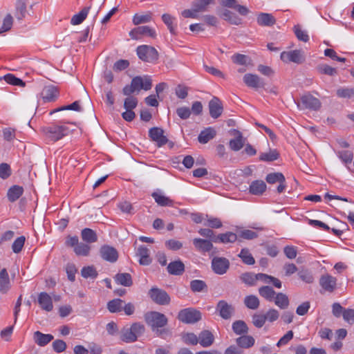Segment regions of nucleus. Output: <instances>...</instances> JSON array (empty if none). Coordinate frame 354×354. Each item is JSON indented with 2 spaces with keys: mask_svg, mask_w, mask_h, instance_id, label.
I'll return each mask as SVG.
<instances>
[{
  "mask_svg": "<svg viewBox=\"0 0 354 354\" xmlns=\"http://www.w3.org/2000/svg\"><path fill=\"white\" fill-rule=\"evenodd\" d=\"M145 321L147 324L151 328L152 331L155 332L158 336L163 337L164 335H168V329H160L167 324L168 319L166 316L156 311H151L145 314Z\"/></svg>",
  "mask_w": 354,
  "mask_h": 354,
  "instance_id": "f257e3e1",
  "label": "nucleus"
},
{
  "mask_svg": "<svg viewBox=\"0 0 354 354\" xmlns=\"http://www.w3.org/2000/svg\"><path fill=\"white\" fill-rule=\"evenodd\" d=\"M145 331V326L139 322L133 323L130 327H124L120 332V339L126 343L136 342Z\"/></svg>",
  "mask_w": 354,
  "mask_h": 354,
  "instance_id": "f03ea898",
  "label": "nucleus"
},
{
  "mask_svg": "<svg viewBox=\"0 0 354 354\" xmlns=\"http://www.w3.org/2000/svg\"><path fill=\"white\" fill-rule=\"evenodd\" d=\"M102 5L103 3H102L101 1H97V0H92L90 6L84 8L80 12L73 16L71 20V24L79 25L82 23L83 21L86 18L89 10L91 8L94 9V17L95 18L99 13Z\"/></svg>",
  "mask_w": 354,
  "mask_h": 354,
  "instance_id": "7ed1b4c3",
  "label": "nucleus"
},
{
  "mask_svg": "<svg viewBox=\"0 0 354 354\" xmlns=\"http://www.w3.org/2000/svg\"><path fill=\"white\" fill-rule=\"evenodd\" d=\"M136 53L138 57L143 62L154 63L159 57L157 50L151 46L141 45L138 46Z\"/></svg>",
  "mask_w": 354,
  "mask_h": 354,
  "instance_id": "20e7f679",
  "label": "nucleus"
},
{
  "mask_svg": "<svg viewBox=\"0 0 354 354\" xmlns=\"http://www.w3.org/2000/svg\"><path fill=\"white\" fill-rule=\"evenodd\" d=\"M44 133L52 141H57L68 134L71 131L65 125H53L43 129Z\"/></svg>",
  "mask_w": 354,
  "mask_h": 354,
  "instance_id": "39448f33",
  "label": "nucleus"
},
{
  "mask_svg": "<svg viewBox=\"0 0 354 354\" xmlns=\"http://www.w3.org/2000/svg\"><path fill=\"white\" fill-rule=\"evenodd\" d=\"M178 319L183 323L194 324L201 319V313L194 308H188L178 313Z\"/></svg>",
  "mask_w": 354,
  "mask_h": 354,
  "instance_id": "423d86ee",
  "label": "nucleus"
},
{
  "mask_svg": "<svg viewBox=\"0 0 354 354\" xmlns=\"http://www.w3.org/2000/svg\"><path fill=\"white\" fill-rule=\"evenodd\" d=\"M299 109H310L317 111L321 107L319 99L308 93L301 97V102L297 103Z\"/></svg>",
  "mask_w": 354,
  "mask_h": 354,
  "instance_id": "0eeeda50",
  "label": "nucleus"
},
{
  "mask_svg": "<svg viewBox=\"0 0 354 354\" xmlns=\"http://www.w3.org/2000/svg\"><path fill=\"white\" fill-rule=\"evenodd\" d=\"M280 57L286 63L293 62L299 64L305 61L304 53L301 50L283 51L281 53Z\"/></svg>",
  "mask_w": 354,
  "mask_h": 354,
  "instance_id": "6e6552de",
  "label": "nucleus"
},
{
  "mask_svg": "<svg viewBox=\"0 0 354 354\" xmlns=\"http://www.w3.org/2000/svg\"><path fill=\"white\" fill-rule=\"evenodd\" d=\"M149 295L151 299L159 305H167L170 302V297L167 292L158 288H152Z\"/></svg>",
  "mask_w": 354,
  "mask_h": 354,
  "instance_id": "1a4fd4ad",
  "label": "nucleus"
},
{
  "mask_svg": "<svg viewBox=\"0 0 354 354\" xmlns=\"http://www.w3.org/2000/svg\"><path fill=\"white\" fill-rule=\"evenodd\" d=\"M230 267V261L225 257H214L212 260V268L217 274L226 273Z\"/></svg>",
  "mask_w": 354,
  "mask_h": 354,
  "instance_id": "9d476101",
  "label": "nucleus"
},
{
  "mask_svg": "<svg viewBox=\"0 0 354 354\" xmlns=\"http://www.w3.org/2000/svg\"><path fill=\"white\" fill-rule=\"evenodd\" d=\"M216 310L223 319H229L234 315L235 309L232 304H228L226 301L220 300L216 306Z\"/></svg>",
  "mask_w": 354,
  "mask_h": 354,
  "instance_id": "9b49d317",
  "label": "nucleus"
},
{
  "mask_svg": "<svg viewBox=\"0 0 354 354\" xmlns=\"http://www.w3.org/2000/svg\"><path fill=\"white\" fill-rule=\"evenodd\" d=\"M130 37L133 39H140L141 36H148L151 38L156 37V31L147 26H139L133 28L129 32Z\"/></svg>",
  "mask_w": 354,
  "mask_h": 354,
  "instance_id": "f8f14e48",
  "label": "nucleus"
},
{
  "mask_svg": "<svg viewBox=\"0 0 354 354\" xmlns=\"http://www.w3.org/2000/svg\"><path fill=\"white\" fill-rule=\"evenodd\" d=\"M319 283L325 292H333L337 288V279L328 274L322 275Z\"/></svg>",
  "mask_w": 354,
  "mask_h": 354,
  "instance_id": "ddd939ff",
  "label": "nucleus"
},
{
  "mask_svg": "<svg viewBox=\"0 0 354 354\" xmlns=\"http://www.w3.org/2000/svg\"><path fill=\"white\" fill-rule=\"evenodd\" d=\"M100 254L104 260L111 263L115 262L118 259L117 250L108 245H104L100 248Z\"/></svg>",
  "mask_w": 354,
  "mask_h": 354,
  "instance_id": "4468645a",
  "label": "nucleus"
},
{
  "mask_svg": "<svg viewBox=\"0 0 354 354\" xmlns=\"http://www.w3.org/2000/svg\"><path fill=\"white\" fill-rule=\"evenodd\" d=\"M149 136L153 141L156 142L158 147L165 145L168 142V139L164 136V131L159 127L151 128L149 131Z\"/></svg>",
  "mask_w": 354,
  "mask_h": 354,
  "instance_id": "2eb2a0df",
  "label": "nucleus"
},
{
  "mask_svg": "<svg viewBox=\"0 0 354 354\" xmlns=\"http://www.w3.org/2000/svg\"><path fill=\"white\" fill-rule=\"evenodd\" d=\"M243 82L248 87L256 89L265 86V83L261 77L251 73H247L243 76Z\"/></svg>",
  "mask_w": 354,
  "mask_h": 354,
  "instance_id": "dca6fc26",
  "label": "nucleus"
},
{
  "mask_svg": "<svg viewBox=\"0 0 354 354\" xmlns=\"http://www.w3.org/2000/svg\"><path fill=\"white\" fill-rule=\"evenodd\" d=\"M231 134L234 136L235 138L230 140V148L232 151H238L243 147L245 143V139L243 137L242 133L236 129H233L231 131Z\"/></svg>",
  "mask_w": 354,
  "mask_h": 354,
  "instance_id": "f3484780",
  "label": "nucleus"
},
{
  "mask_svg": "<svg viewBox=\"0 0 354 354\" xmlns=\"http://www.w3.org/2000/svg\"><path fill=\"white\" fill-rule=\"evenodd\" d=\"M209 114L213 118H218L223 113V106L217 97H214L209 102Z\"/></svg>",
  "mask_w": 354,
  "mask_h": 354,
  "instance_id": "a211bd4d",
  "label": "nucleus"
},
{
  "mask_svg": "<svg viewBox=\"0 0 354 354\" xmlns=\"http://www.w3.org/2000/svg\"><path fill=\"white\" fill-rule=\"evenodd\" d=\"M58 95L59 91L57 87L53 85L45 86L41 93V97L44 102L55 101Z\"/></svg>",
  "mask_w": 354,
  "mask_h": 354,
  "instance_id": "6ab92c4d",
  "label": "nucleus"
},
{
  "mask_svg": "<svg viewBox=\"0 0 354 354\" xmlns=\"http://www.w3.org/2000/svg\"><path fill=\"white\" fill-rule=\"evenodd\" d=\"M37 301L41 308L44 310L50 312L53 308L52 298L47 292H40L38 295Z\"/></svg>",
  "mask_w": 354,
  "mask_h": 354,
  "instance_id": "aec40b11",
  "label": "nucleus"
},
{
  "mask_svg": "<svg viewBox=\"0 0 354 354\" xmlns=\"http://www.w3.org/2000/svg\"><path fill=\"white\" fill-rule=\"evenodd\" d=\"M219 3L223 7L235 9L243 16L247 15L249 12V10L245 6L238 4L236 0H219Z\"/></svg>",
  "mask_w": 354,
  "mask_h": 354,
  "instance_id": "412c9836",
  "label": "nucleus"
},
{
  "mask_svg": "<svg viewBox=\"0 0 354 354\" xmlns=\"http://www.w3.org/2000/svg\"><path fill=\"white\" fill-rule=\"evenodd\" d=\"M167 270L170 274L180 276L185 272V264L180 260L174 261L168 264Z\"/></svg>",
  "mask_w": 354,
  "mask_h": 354,
  "instance_id": "4be33fe9",
  "label": "nucleus"
},
{
  "mask_svg": "<svg viewBox=\"0 0 354 354\" xmlns=\"http://www.w3.org/2000/svg\"><path fill=\"white\" fill-rule=\"evenodd\" d=\"M11 287V283L8 273L6 268H3L0 271V292L2 294L7 293Z\"/></svg>",
  "mask_w": 354,
  "mask_h": 354,
  "instance_id": "5701e85b",
  "label": "nucleus"
},
{
  "mask_svg": "<svg viewBox=\"0 0 354 354\" xmlns=\"http://www.w3.org/2000/svg\"><path fill=\"white\" fill-rule=\"evenodd\" d=\"M193 244L196 249L201 252H209L213 248L212 241L195 238L193 239Z\"/></svg>",
  "mask_w": 354,
  "mask_h": 354,
  "instance_id": "b1692460",
  "label": "nucleus"
},
{
  "mask_svg": "<svg viewBox=\"0 0 354 354\" xmlns=\"http://www.w3.org/2000/svg\"><path fill=\"white\" fill-rule=\"evenodd\" d=\"M214 337L208 330L201 331L198 335V343L203 347H209L214 343Z\"/></svg>",
  "mask_w": 354,
  "mask_h": 354,
  "instance_id": "393cba45",
  "label": "nucleus"
},
{
  "mask_svg": "<svg viewBox=\"0 0 354 354\" xmlns=\"http://www.w3.org/2000/svg\"><path fill=\"white\" fill-rule=\"evenodd\" d=\"M266 184L261 180H256L251 183L249 192L253 195H262L266 190Z\"/></svg>",
  "mask_w": 354,
  "mask_h": 354,
  "instance_id": "a878e982",
  "label": "nucleus"
},
{
  "mask_svg": "<svg viewBox=\"0 0 354 354\" xmlns=\"http://www.w3.org/2000/svg\"><path fill=\"white\" fill-rule=\"evenodd\" d=\"M33 338L37 345L44 346L51 342L54 337L50 334H44L40 331H36L34 333Z\"/></svg>",
  "mask_w": 354,
  "mask_h": 354,
  "instance_id": "bb28decb",
  "label": "nucleus"
},
{
  "mask_svg": "<svg viewBox=\"0 0 354 354\" xmlns=\"http://www.w3.org/2000/svg\"><path fill=\"white\" fill-rule=\"evenodd\" d=\"M238 235L235 233L228 232L218 234L216 238H213L214 242H221L223 243H234L237 240Z\"/></svg>",
  "mask_w": 354,
  "mask_h": 354,
  "instance_id": "cd10ccee",
  "label": "nucleus"
},
{
  "mask_svg": "<svg viewBox=\"0 0 354 354\" xmlns=\"http://www.w3.org/2000/svg\"><path fill=\"white\" fill-rule=\"evenodd\" d=\"M24 193V189L19 185L12 186L8 191L7 197L9 201L15 202L20 198Z\"/></svg>",
  "mask_w": 354,
  "mask_h": 354,
  "instance_id": "c85d7f7f",
  "label": "nucleus"
},
{
  "mask_svg": "<svg viewBox=\"0 0 354 354\" xmlns=\"http://www.w3.org/2000/svg\"><path fill=\"white\" fill-rule=\"evenodd\" d=\"M138 256L140 257L139 262L141 265L147 266L151 262V259L149 257V250L145 246H140L138 248Z\"/></svg>",
  "mask_w": 354,
  "mask_h": 354,
  "instance_id": "c756f323",
  "label": "nucleus"
},
{
  "mask_svg": "<svg viewBox=\"0 0 354 354\" xmlns=\"http://www.w3.org/2000/svg\"><path fill=\"white\" fill-rule=\"evenodd\" d=\"M216 136V131L212 128L209 127L202 131L198 136V140L200 143L205 144L208 142L210 140L213 139Z\"/></svg>",
  "mask_w": 354,
  "mask_h": 354,
  "instance_id": "7c9ffc66",
  "label": "nucleus"
},
{
  "mask_svg": "<svg viewBox=\"0 0 354 354\" xmlns=\"http://www.w3.org/2000/svg\"><path fill=\"white\" fill-rule=\"evenodd\" d=\"M259 294L267 301H272L277 293L272 287L264 286L259 288Z\"/></svg>",
  "mask_w": 354,
  "mask_h": 354,
  "instance_id": "2f4dec72",
  "label": "nucleus"
},
{
  "mask_svg": "<svg viewBox=\"0 0 354 354\" xmlns=\"http://www.w3.org/2000/svg\"><path fill=\"white\" fill-rule=\"evenodd\" d=\"M114 279L119 285L129 287L133 284L131 276L129 273H118L115 276Z\"/></svg>",
  "mask_w": 354,
  "mask_h": 354,
  "instance_id": "473e14b6",
  "label": "nucleus"
},
{
  "mask_svg": "<svg viewBox=\"0 0 354 354\" xmlns=\"http://www.w3.org/2000/svg\"><path fill=\"white\" fill-rule=\"evenodd\" d=\"M276 22L274 17L271 14L261 13L257 17V23L260 26H271Z\"/></svg>",
  "mask_w": 354,
  "mask_h": 354,
  "instance_id": "72a5a7b5",
  "label": "nucleus"
},
{
  "mask_svg": "<svg viewBox=\"0 0 354 354\" xmlns=\"http://www.w3.org/2000/svg\"><path fill=\"white\" fill-rule=\"evenodd\" d=\"M274 304L281 309H286L290 304L288 296L283 292L276 294L274 300Z\"/></svg>",
  "mask_w": 354,
  "mask_h": 354,
  "instance_id": "f704fd0d",
  "label": "nucleus"
},
{
  "mask_svg": "<svg viewBox=\"0 0 354 354\" xmlns=\"http://www.w3.org/2000/svg\"><path fill=\"white\" fill-rule=\"evenodd\" d=\"M237 345L242 348L252 347L255 342L254 339L250 335H242L236 339Z\"/></svg>",
  "mask_w": 354,
  "mask_h": 354,
  "instance_id": "c9c22d12",
  "label": "nucleus"
},
{
  "mask_svg": "<svg viewBox=\"0 0 354 354\" xmlns=\"http://www.w3.org/2000/svg\"><path fill=\"white\" fill-rule=\"evenodd\" d=\"M221 17L233 25H239L241 24V19L228 10H224L221 13Z\"/></svg>",
  "mask_w": 354,
  "mask_h": 354,
  "instance_id": "e433bc0d",
  "label": "nucleus"
},
{
  "mask_svg": "<svg viewBox=\"0 0 354 354\" xmlns=\"http://www.w3.org/2000/svg\"><path fill=\"white\" fill-rule=\"evenodd\" d=\"M81 236L83 241L86 243H95L97 240L95 232L90 228H84L82 230Z\"/></svg>",
  "mask_w": 354,
  "mask_h": 354,
  "instance_id": "4c0bfd02",
  "label": "nucleus"
},
{
  "mask_svg": "<svg viewBox=\"0 0 354 354\" xmlns=\"http://www.w3.org/2000/svg\"><path fill=\"white\" fill-rule=\"evenodd\" d=\"M152 197L160 206L171 207L174 205V201L171 199L160 194L154 192L152 194Z\"/></svg>",
  "mask_w": 354,
  "mask_h": 354,
  "instance_id": "58836bf2",
  "label": "nucleus"
},
{
  "mask_svg": "<svg viewBox=\"0 0 354 354\" xmlns=\"http://www.w3.org/2000/svg\"><path fill=\"white\" fill-rule=\"evenodd\" d=\"M26 14V0H17L15 17L21 20L25 17Z\"/></svg>",
  "mask_w": 354,
  "mask_h": 354,
  "instance_id": "ea45409f",
  "label": "nucleus"
},
{
  "mask_svg": "<svg viewBox=\"0 0 354 354\" xmlns=\"http://www.w3.org/2000/svg\"><path fill=\"white\" fill-rule=\"evenodd\" d=\"M245 306L252 310H256L259 307L260 301L256 295H250L244 298Z\"/></svg>",
  "mask_w": 354,
  "mask_h": 354,
  "instance_id": "a19ab883",
  "label": "nucleus"
},
{
  "mask_svg": "<svg viewBox=\"0 0 354 354\" xmlns=\"http://www.w3.org/2000/svg\"><path fill=\"white\" fill-rule=\"evenodd\" d=\"M124 301L120 299H114L107 303V309L110 313H115L122 309Z\"/></svg>",
  "mask_w": 354,
  "mask_h": 354,
  "instance_id": "79ce46f5",
  "label": "nucleus"
},
{
  "mask_svg": "<svg viewBox=\"0 0 354 354\" xmlns=\"http://www.w3.org/2000/svg\"><path fill=\"white\" fill-rule=\"evenodd\" d=\"M239 257L241 259L242 261L246 264L252 266L254 264L255 260L247 248H243L240 253L238 254Z\"/></svg>",
  "mask_w": 354,
  "mask_h": 354,
  "instance_id": "37998d69",
  "label": "nucleus"
},
{
  "mask_svg": "<svg viewBox=\"0 0 354 354\" xmlns=\"http://www.w3.org/2000/svg\"><path fill=\"white\" fill-rule=\"evenodd\" d=\"M232 330L236 335L246 334L248 332V327L245 322L238 320L232 324Z\"/></svg>",
  "mask_w": 354,
  "mask_h": 354,
  "instance_id": "c03bdc74",
  "label": "nucleus"
},
{
  "mask_svg": "<svg viewBox=\"0 0 354 354\" xmlns=\"http://www.w3.org/2000/svg\"><path fill=\"white\" fill-rule=\"evenodd\" d=\"M190 288L194 292H199L207 290V286L204 281L195 279L190 282Z\"/></svg>",
  "mask_w": 354,
  "mask_h": 354,
  "instance_id": "a18cd8bd",
  "label": "nucleus"
},
{
  "mask_svg": "<svg viewBox=\"0 0 354 354\" xmlns=\"http://www.w3.org/2000/svg\"><path fill=\"white\" fill-rule=\"evenodd\" d=\"M279 154L276 149L270 150L268 152L261 153L259 160L264 162H272L278 159Z\"/></svg>",
  "mask_w": 354,
  "mask_h": 354,
  "instance_id": "49530a36",
  "label": "nucleus"
},
{
  "mask_svg": "<svg viewBox=\"0 0 354 354\" xmlns=\"http://www.w3.org/2000/svg\"><path fill=\"white\" fill-rule=\"evenodd\" d=\"M266 180L267 183H268L269 184H274L276 183L279 182H286V179L283 174L280 172H274L268 174L266 177Z\"/></svg>",
  "mask_w": 354,
  "mask_h": 354,
  "instance_id": "de8ad7c7",
  "label": "nucleus"
},
{
  "mask_svg": "<svg viewBox=\"0 0 354 354\" xmlns=\"http://www.w3.org/2000/svg\"><path fill=\"white\" fill-rule=\"evenodd\" d=\"M151 18L152 14L149 12L144 15L136 14L133 16V23L135 25L148 23L151 20Z\"/></svg>",
  "mask_w": 354,
  "mask_h": 354,
  "instance_id": "09e8293b",
  "label": "nucleus"
},
{
  "mask_svg": "<svg viewBox=\"0 0 354 354\" xmlns=\"http://www.w3.org/2000/svg\"><path fill=\"white\" fill-rule=\"evenodd\" d=\"M8 84H11V85H14V86H25V82L15 77L14 75L12 74H7L6 75H4L3 77H2Z\"/></svg>",
  "mask_w": 354,
  "mask_h": 354,
  "instance_id": "8fccbe9b",
  "label": "nucleus"
},
{
  "mask_svg": "<svg viewBox=\"0 0 354 354\" xmlns=\"http://www.w3.org/2000/svg\"><path fill=\"white\" fill-rule=\"evenodd\" d=\"M91 247L84 243H79L74 248L75 253L78 256L86 257L89 254Z\"/></svg>",
  "mask_w": 354,
  "mask_h": 354,
  "instance_id": "3c124183",
  "label": "nucleus"
},
{
  "mask_svg": "<svg viewBox=\"0 0 354 354\" xmlns=\"http://www.w3.org/2000/svg\"><path fill=\"white\" fill-rule=\"evenodd\" d=\"M213 2V0H196L193 3V7L197 12H205L207 6Z\"/></svg>",
  "mask_w": 354,
  "mask_h": 354,
  "instance_id": "603ef678",
  "label": "nucleus"
},
{
  "mask_svg": "<svg viewBox=\"0 0 354 354\" xmlns=\"http://www.w3.org/2000/svg\"><path fill=\"white\" fill-rule=\"evenodd\" d=\"M162 19L165 24L167 26L169 32L171 34H175V26H174L175 18L171 15L165 13L162 15Z\"/></svg>",
  "mask_w": 354,
  "mask_h": 354,
  "instance_id": "864d4df0",
  "label": "nucleus"
},
{
  "mask_svg": "<svg viewBox=\"0 0 354 354\" xmlns=\"http://www.w3.org/2000/svg\"><path fill=\"white\" fill-rule=\"evenodd\" d=\"M241 279L245 284L248 286H254L257 282V274L245 272L241 276Z\"/></svg>",
  "mask_w": 354,
  "mask_h": 354,
  "instance_id": "5fc2aeb1",
  "label": "nucleus"
},
{
  "mask_svg": "<svg viewBox=\"0 0 354 354\" xmlns=\"http://www.w3.org/2000/svg\"><path fill=\"white\" fill-rule=\"evenodd\" d=\"M13 23V19L11 15L8 14L2 21L1 26L0 27V34L8 31Z\"/></svg>",
  "mask_w": 354,
  "mask_h": 354,
  "instance_id": "6e6d98bb",
  "label": "nucleus"
},
{
  "mask_svg": "<svg viewBox=\"0 0 354 354\" xmlns=\"http://www.w3.org/2000/svg\"><path fill=\"white\" fill-rule=\"evenodd\" d=\"M338 157L345 163H351L353 158V153L349 150H343L337 152Z\"/></svg>",
  "mask_w": 354,
  "mask_h": 354,
  "instance_id": "4d7b16f0",
  "label": "nucleus"
},
{
  "mask_svg": "<svg viewBox=\"0 0 354 354\" xmlns=\"http://www.w3.org/2000/svg\"><path fill=\"white\" fill-rule=\"evenodd\" d=\"M337 95L342 98L353 97L354 88H340L337 90Z\"/></svg>",
  "mask_w": 354,
  "mask_h": 354,
  "instance_id": "13d9d810",
  "label": "nucleus"
},
{
  "mask_svg": "<svg viewBox=\"0 0 354 354\" xmlns=\"http://www.w3.org/2000/svg\"><path fill=\"white\" fill-rule=\"evenodd\" d=\"M81 274L86 279L88 277L94 279L97 276V272L93 266L84 267L81 270Z\"/></svg>",
  "mask_w": 354,
  "mask_h": 354,
  "instance_id": "bf43d9fd",
  "label": "nucleus"
},
{
  "mask_svg": "<svg viewBox=\"0 0 354 354\" xmlns=\"http://www.w3.org/2000/svg\"><path fill=\"white\" fill-rule=\"evenodd\" d=\"M25 241L26 238L24 236H21L15 239L12 245V251L17 254L20 252L24 245Z\"/></svg>",
  "mask_w": 354,
  "mask_h": 354,
  "instance_id": "052dcab7",
  "label": "nucleus"
},
{
  "mask_svg": "<svg viewBox=\"0 0 354 354\" xmlns=\"http://www.w3.org/2000/svg\"><path fill=\"white\" fill-rule=\"evenodd\" d=\"M317 69L321 73L330 76H334L337 74V69L327 64H321Z\"/></svg>",
  "mask_w": 354,
  "mask_h": 354,
  "instance_id": "680f3d73",
  "label": "nucleus"
},
{
  "mask_svg": "<svg viewBox=\"0 0 354 354\" xmlns=\"http://www.w3.org/2000/svg\"><path fill=\"white\" fill-rule=\"evenodd\" d=\"M299 277L307 283H312L314 281V277L308 270H302L298 272Z\"/></svg>",
  "mask_w": 354,
  "mask_h": 354,
  "instance_id": "e2e57ef3",
  "label": "nucleus"
},
{
  "mask_svg": "<svg viewBox=\"0 0 354 354\" xmlns=\"http://www.w3.org/2000/svg\"><path fill=\"white\" fill-rule=\"evenodd\" d=\"M266 321V317L265 315L261 314H254L252 316V324L257 328H261L264 325Z\"/></svg>",
  "mask_w": 354,
  "mask_h": 354,
  "instance_id": "0e129e2a",
  "label": "nucleus"
},
{
  "mask_svg": "<svg viewBox=\"0 0 354 354\" xmlns=\"http://www.w3.org/2000/svg\"><path fill=\"white\" fill-rule=\"evenodd\" d=\"M11 169L8 164H0V178L2 179H7L11 175Z\"/></svg>",
  "mask_w": 354,
  "mask_h": 354,
  "instance_id": "69168bd1",
  "label": "nucleus"
},
{
  "mask_svg": "<svg viewBox=\"0 0 354 354\" xmlns=\"http://www.w3.org/2000/svg\"><path fill=\"white\" fill-rule=\"evenodd\" d=\"M183 339L184 342L187 344L196 345L198 343V336H196L193 333L185 334Z\"/></svg>",
  "mask_w": 354,
  "mask_h": 354,
  "instance_id": "338daca9",
  "label": "nucleus"
},
{
  "mask_svg": "<svg viewBox=\"0 0 354 354\" xmlns=\"http://www.w3.org/2000/svg\"><path fill=\"white\" fill-rule=\"evenodd\" d=\"M342 316L344 321L348 323L349 324H354V309L348 308L344 310Z\"/></svg>",
  "mask_w": 354,
  "mask_h": 354,
  "instance_id": "774afa93",
  "label": "nucleus"
}]
</instances>
